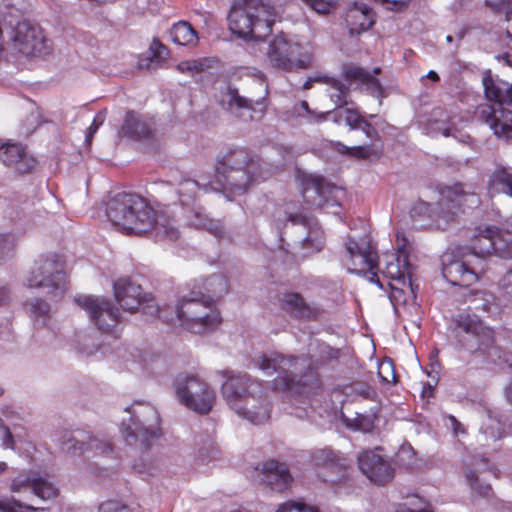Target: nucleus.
<instances>
[{"label": "nucleus", "mask_w": 512, "mask_h": 512, "mask_svg": "<svg viewBox=\"0 0 512 512\" xmlns=\"http://www.w3.org/2000/svg\"><path fill=\"white\" fill-rule=\"evenodd\" d=\"M263 470L264 481L272 490L282 492L290 487L292 476L284 463L270 460L263 465Z\"/></svg>", "instance_id": "nucleus-31"}, {"label": "nucleus", "mask_w": 512, "mask_h": 512, "mask_svg": "<svg viewBox=\"0 0 512 512\" xmlns=\"http://www.w3.org/2000/svg\"><path fill=\"white\" fill-rule=\"evenodd\" d=\"M282 11L272 0H235L228 14L229 29L245 41L262 43Z\"/></svg>", "instance_id": "nucleus-4"}, {"label": "nucleus", "mask_w": 512, "mask_h": 512, "mask_svg": "<svg viewBox=\"0 0 512 512\" xmlns=\"http://www.w3.org/2000/svg\"><path fill=\"white\" fill-rule=\"evenodd\" d=\"M0 441L1 446L4 449H14L15 442L14 437L10 431V429L3 423L0 418ZM7 469V463L0 461V474L3 473Z\"/></svg>", "instance_id": "nucleus-47"}, {"label": "nucleus", "mask_w": 512, "mask_h": 512, "mask_svg": "<svg viewBox=\"0 0 512 512\" xmlns=\"http://www.w3.org/2000/svg\"><path fill=\"white\" fill-rule=\"evenodd\" d=\"M382 449L363 451L358 456V466L362 473L373 483L384 485L394 477V469L381 455Z\"/></svg>", "instance_id": "nucleus-21"}, {"label": "nucleus", "mask_w": 512, "mask_h": 512, "mask_svg": "<svg viewBox=\"0 0 512 512\" xmlns=\"http://www.w3.org/2000/svg\"><path fill=\"white\" fill-rule=\"evenodd\" d=\"M173 386L178 400L188 409L201 415L212 410L216 401L215 391L197 375L180 373Z\"/></svg>", "instance_id": "nucleus-11"}, {"label": "nucleus", "mask_w": 512, "mask_h": 512, "mask_svg": "<svg viewBox=\"0 0 512 512\" xmlns=\"http://www.w3.org/2000/svg\"><path fill=\"white\" fill-rule=\"evenodd\" d=\"M18 243L13 233H0V262L12 257Z\"/></svg>", "instance_id": "nucleus-45"}, {"label": "nucleus", "mask_w": 512, "mask_h": 512, "mask_svg": "<svg viewBox=\"0 0 512 512\" xmlns=\"http://www.w3.org/2000/svg\"><path fill=\"white\" fill-rule=\"evenodd\" d=\"M36 510L38 508L24 504L13 496H0V512H32Z\"/></svg>", "instance_id": "nucleus-43"}, {"label": "nucleus", "mask_w": 512, "mask_h": 512, "mask_svg": "<svg viewBox=\"0 0 512 512\" xmlns=\"http://www.w3.org/2000/svg\"><path fill=\"white\" fill-rule=\"evenodd\" d=\"M512 34L506 30L505 32L494 31L482 34V46L486 53H495L501 51L504 47H512Z\"/></svg>", "instance_id": "nucleus-34"}, {"label": "nucleus", "mask_w": 512, "mask_h": 512, "mask_svg": "<svg viewBox=\"0 0 512 512\" xmlns=\"http://www.w3.org/2000/svg\"><path fill=\"white\" fill-rule=\"evenodd\" d=\"M326 119H331L336 124H341L346 122V108L345 109H337L334 111L321 113L315 116V121L320 122Z\"/></svg>", "instance_id": "nucleus-52"}, {"label": "nucleus", "mask_w": 512, "mask_h": 512, "mask_svg": "<svg viewBox=\"0 0 512 512\" xmlns=\"http://www.w3.org/2000/svg\"><path fill=\"white\" fill-rule=\"evenodd\" d=\"M177 69L182 73H194L202 70V63L197 60L184 61L177 65Z\"/></svg>", "instance_id": "nucleus-57"}, {"label": "nucleus", "mask_w": 512, "mask_h": 512, "mask_svg": "<svg viewBox=\"0 0 512 512\" xmlns=\"http://www.w3.org/2000/svg\"><path fill=\"white\" fill-rule=\"evenodd\" d=\"M484 254L512 259V233L492 226L482 229V258Z\"/></svg>", "instance_id": "nucleus-24"}, {"label": "nucleus", "mask_w": 512, "mask_h": 512, "mask_svg": "<svg viewBox=\"0 0 512 512\" xmlns=\"http://www.w3.org/2000/svg\"><path fill=\"white\" fill-rule=\"evenodd\" d=\"M487 453L488 452H484V453L482 452V458H481V461H482V472L483 471H487V472H490L493 476L498 477L499 469L494 464H490L489 460L484 457V455L487 454Z\"/></svg>", "instance_id": "nucleus-63"}, {"label": "nucleus", "mask_w": 512, "mask_h": 512, "mask_svg": "<svg viewBox=\"0 0 512 512\" xmlns=\"http://www.w3.org/2000/svg\"><path fill=\"white\" fill-rule=\"evenodd\" d=\"M173 315H168L162 308L161 317L166 322L175 320L186 330L200 334L214 330L222 321L213 299L201 294L200 297H183L173 308Z\"/></svg>", "instance_id": "nucleus-6"}, {"label": "nucleus", "mask_w": 512, "mask_h": 512, "mask_svg": "<svg viewBox=\"0 0 512 512\" xmlns=\"http://www.w3.org/2000/svg\"><path fill=\"white\" fill-rule=\"evenodd\" d=\"M105 120V114L104 112H99L95 115L93 122L88 128V133L85 137V142L89 145L92 141L93 135L97 132L99 127L103 124Z\"/></svg>", "instance_id": "nucleus-55"}, {"label": "nucleus", "mask_w": 512, "mask_h": 512, "mask_svg": "<svg viewBox=\"0 0 512 512\" xmlns=\"http://www.w3.org/2000/svg\"><path fill=\"white\" fill-rule=\"evenodd\" d=\"M500 286L504 293L512 299V269L508 270L500 280Z\"/></svg>", "instance_id": "nucleus-59"}, {"label": "nucleus", "mask_w": 512, "mask_h": 512, "mask_svg": "<svg viewBox=\"0 0 512 512\" xmlns=\"http://www.w3.org/2000/svg\"><path fill=\"white\" fill-rule=\"evenodd\" d=\"M204 289L210 298L220 297L228 291V282L223 275L215 274L206 278L204 281Z\"/></svg>", "instance_id": "nucleus-40"}, {"label": "nucleus", "mask_w": 512, "mask_h": 512, "mask_svg": "<svg viewBox=\"0 0 512 512\" xmlns=\"http://www.w3.org/2000/svg\"><path fill=\"white\" fill-rule=\"evenodd\" d=\"M220 104L243 121L260 120L267 106L265 99L249 100L241 97L236 89L229 86L222 92Z\"/></svg>", "instance_id": "nucleus-19"}, {"label": "nucleus", "mask_w": 512, "mask_h": 512, "mask_svg": "<svg viewBox=\"0 0 512 512\" xmlns=\"http://www.w3.org/2000/svg\"><path fill=\"white\" fill-rule=\"evenodd\" d=\"M345 21L350 34H360L374 24V14L365 3H354L346 12Z\"/></svg>", "instance_id": "nucleus-30"}, {"label": "nucleus", "mask_w": 512, "mask_h": 512, "mask_svg": "<svg viewBox=\"0 0 512 512\" xmlns=\"http://www.w3.org/2000/svg\"><path fill=\"white\" fill-rule=\"evenodd\" d=\"M332 145L340 154L356 159H366L376 152L373 145L347 146L341 142H332Z\"/></svg>", "instance_id": "nucleus-37"}, {"label": "nucleus", "mask_w": 512, "mask_h": 512, "mask_svg": "<svg viewBox=\"0 0 512 512\" xmlns=\"http://www.w3.org/2000/svg\"><path fill=\"white\" fill-rule=\"evenodd\" d=\"M297 181L304 200L315 207L338 205L337 196L341 191L319 175L298 172Z\"/></svg>", "instance_id": "nucleus-17"}, {"label": "nucleus", "mask_w": 512, "mask_h": 512, "mask_svg": "<svg viewBox=\"0 0 512 512\" xmlns=\"http://www.w3.org/2000/svg\"><path fill=\"white\" fill-rule=\"evenodd\" d=\"M437 203V211L433 205L418 201L411 209V217L416 219H432L435 216L446 221L453 220L461 215H470L480 206V197L476 193H467L460 186L448 187L441 191Z\"/></svg>", "instance_id": "nucleus-7"}, {"label": "nucleus", "mask_w": 512, "mask_h": 512, "mask_svg": "<svg viewBox=\"0 0 512 512\" xmlns=\"http://www.w3.org/2000/svg\"><path fill=\"white\" fill-rule=\"evenodd\" d=\"M274 151L280 158L272 162L254 157L244 148L229 151L217 163L215 180L209 186L232 195L243 194L249 184L267 179L293 156L291 150L283 146L275 147Z\"/></svg>", "instance_id": "nucleus-3"}, {"label": "nucleus", "mask_w": 512, "mask_h": 512, "mask_svg": "<svg viewBox=\"0 0 512 512\" xmlns=\"http://www.w3.org/2000/svg\"><path fill=\"white\" fill-rule=\"evenodd\" d=\"M0 162L18 173H27L36 164L35 159L26 153L21 144L10 142L0 144Z\"/></svg>", "instance_id": "nucleus-27"}, {"label": "nucleus", "mask_w": 512, "mask_h": 512, "mask_svg": "<svg viewBox=\"0 0 512 512\" xmlns=\"http://www.w3.org/2000/svg\"><path fill=\"white\" fill-rule=\"evenodd\" d=\"M326 84L330 86V99L337 107L341 108L349 103L348 88L341 81L328 77Z\"/></svg>", "instance_id": "nucleus-38"}, {"label": "nucleus", "mask_w": 512, "mask_h": 512, "mask_svg": "<svg viewBox=\"0 0 512 512\" xmlns=\"http://www.w3.org/2000/svg\"><path fill=\"white\" fill-rule=\"evenodd\" d=\"M10 491L20 495H34L41 500L55 499L57 487L34 471L19 473L11 481Z\"/></svg>", "instance_id": "nucleus-20"}, {"label": "nucleus", "mask_w": 512, "mask_h": 512, "mask_svg": "<svg viewBox=\"0 0 512 512\" xmlns=\"http://www.w3.org/2000/svg\"><path fill=\"white\" fill-rule=\"evenodd\" d=\"M496 14L500 15L505 22L510 21L512 19V0H508L503 7L502 12Z\"/></svg>", "instance_id": "nucleus-64"}, {"label": "nucleus", "mask_w": 512, "mask_h": 512, "mask_svg": "<svg viewBox=\"0 0 512 512\" xmlns=\"http://www.w3.org/2000/svg\"><path fill=\"white\" fill-rule=\"evenodd\" d=\"M125 411L129 414V423L123 420L121 432L128 444L147 446L150 440L158 437L160 417L154 406L136 401L126 407Z\"/></svg>", "instance_id": "nucleus-9"}, {"label": "nucleus", "mask_w": 512, "mask_h": 512, "mask_svg": "<svg viewBox=\"0 0 512 512\" xmlns=\"http://www.w3.org/2000/svg\"><path fill=\"white\" fill-rule=\"evenodd\" d=\"M379 376L382 378L383 381L387 383L395 382L396 376L391 361H385L381 363L379 367Z\"/></svg>", "instance_id": "nucleus-54"}, {"label": "nucleus", "mask_w": 512, "mask_h": 512, "mask_svg": "<svg viewBox=\"0 0 512 512\" xmlns=\"http://www.w3.org/2000/svg\"><path fill=\"white\" fill-rule=\"evenodd\" d=\"M114 295L121 307L129 312L138 308L144 315L154 317L163 313L151 294H143L139 284L128 278L119 279L114 283Z\"/></svg>", "instance_id": "nucleus-15"}, {"label": "nucleus", "mask_w": 512, "mask_h": 512, "mask_svg": "<svg viewBox=\"0 0 512 512\" xmlns=\"http://www.w3.org/2000/svg\"><path fill=\"white\" fill-rule=\"evenodd\" d=\"M98 512H131L130 509L117 501H107L102 503Z\"/></svg>", "instance_id": "nucleus-56"}, {"label": "nucleus", "mask_w": 512, "mask_h": 512, "mask_svg": "<svg viewBox=\"0 0 512 512\" xmlns=\"http://www.w3.org/2000/svg\"><path fill=\"white\" fill-rule=\"evenodd\" d=\"M75 302L87 312L96 327L106 334L118 337L121 331L120 313L107 299L91 295L75 298Z\"/></svg>", "instance_id": "nucleus-12"}, {"label": "nucleus", "mask_w": 512, "mask_h": 512, "mask_svg": "<svg viewBox=\"0 0 512 512\" xmlns=\"http://www.w3.org/2000/svg\"><path fill=\"white\" fill-rule=\"evenodd\" d=\"M489 191H500L512 197V167L497 169L490 177Z\"/></svg>", "instance_id": "nucleus-35"}, {"label": "nucleus", "mask_w": 512, "mask_h": 512, "mask_svg": "<svg viewBox=\"0 0 512 512\" xmlns=\"http://www.w3.org/2000/svg\"><path fill=\"white\" fill-rule=\"evenodd\" d=\"M279 303L285 312L299 319L317 320L324 312L318 304L307 303L299 293H284Z\"/></svg>", "instance_id": "nucleus-25"}, {"label": "nucleus", "mask_w": 512, "mask_h": 512, "mask_svg": "<svg viewBox=\"0 0 512 512\" xmlns=\"http://www.w3.org/2000/svg\"><path fill=\"white\" fill-rule=\"evenodd\" d=\"M311 9L319 14L330 13L337 5L339 0H302Z\"/></svg>", "instance_id": "nucleus-48"}, {"label": "nucleus", "mask_w": 512, "mask_h": 512, "mask_svg": "<svg viewBox=\"0 0 512 512\" xmlns=\"http://www.w3.org/2000/svg\"><path fill=\"white\" fill-rule=\"evenodd\" d=\"M320 82V83H326L328 82V76L318 74L312 77H309L302 85L303 90L311 89L313 86V83Z\"/></svg>", "instance_id": "nucleus-61"}, {"label": "nucleus", "mask_w": 512, "mask_h": 512, "mask_svg": "<svg viewBox=\"0 0 512 512\" xmlns=\"http://www.w3.org/2000/svg\"><path fill=\"white\" fill-rule=\"evenodd\" d=\"M228 406L242 419L254 425H261L271 418L273 404L263 387L245 398H238L235 392H227Z\"/></svg>", "instance_id": "nucleus-13"}, {"label": "nucleus", "mask_w": 512, "mask_h": 512, "mask_svg": "<svg viewBox=\"0 0 512 512\" xmlns=\"http://www.w3.org/2000/svg\"><path fill=\"white\" fill-rule=\"evenodd\" d=\"M226 381L222 384V394L228 404L227 392H235L238 398H245L248 393H254L258 388L263 387L261 383L251 379L247 373L242 372H225Z\"/></svg>", "instance_id": "nucleus-29"}, {"label": "nucleus", "mask_w": 512, "mask_h": 512, "mask_svg": "<svg viewBox=\"0 0 512 512\" xmlns=\"http://www.w3.org/2000/svg\"><path fill=\"white\" fill-rule=\"evenodd\" d=\"M199 188L198 181L183 180L177 190L179 203L167 206L159 214H156L139 195L118 193L107 202L106 215L112 225L122 233L140 235L151 232L159 241L178 239L179 230L176 223L207 229L221 238L224 231L220 222L209 219L203 207L196 202V192Z\"/></svg>", "instance_id": "nucleus-1"}, {"label": "nucleus", "mask_w": 512, "mask_h": 512, "mask_svg": "<svg viewBox=\"0 0 512 512\" xmlns=\"http://www.w3.org/2000/svg\"><path fill=\"white\" fill-rule=\"evenodd\" d=\"M298 43L288 40L283 34L275 36L267 45L266 55L269 62L284 71L305 69L311 63V56L300 55Z\"/></svg>", "instance_id": "nucleus-14"}, {"label": "nucleus", "mask_w": 512, "mask_h": 512, "mask_svg": "<svg viewBox=\"0 0 512 512\" xmlns=\"http://www.w3.org/2000/svg\"><path fill=\"white\" fill-rule=\"evenodd\" d=\"M319 512L318 507L309 505L303 499L288 500L278 505L275 512Z\"/></svg>", "instance_id": "nucleus-44"}, {"label": "nucleus", "mask_w": 512, "mask_h": 512, "mask_svg": "<svg viewBox=\"0 0 512 512\" xmlns=\"http://www.w3.org/2000/svg\"><path fill=\"white\" fill-rule=\"evenodd\" d=\"M458 344L467 352L480 349V317L471 311H464L455 318Z\"/></svg>", "instance_id": "nucleus-22"}, {"label": "nucleus", "mask_w": 512, "mask_h": 512, "mask_svg": "<svg viewBox=\"0 0 512 512\" xmlns=\"http://www.w3.org/2000/svg\"><path fill=\"white\" fill-rule=\"evenodd\" d=\"M508 434L512 435V422L507 424L497 410L482 408V436L486 442L482 446L496 451L500 447L499 440Z\"/></svg>", "instance_id": "nucleus-23"}, {"label": "nucleus", "mask_w": 512, "mask_h": 512, "mask_svg": "<svg viewBox=\"0 0 512 512\" xmlns=\"http://www.w3.org/2000/svg\"><path fill=\"white\" fill-rule=\"evenodd\" d=\"M28 305H29V310H30L31 314L35 318H39V319L42 318L43 320H45V318L49 314L50 307L43 300L37 299V300L29 303Z\"/></svg>", "instance_id": "nucleus-51"}, {"label": "nucleus", "mask_w": 512, "mask_h": 512, "mask_svg": "<svg viewBox=\"0 0 512 512\" xmlns=\"http://www.w3.org/2000/svg\"><path fill=\"white\" fill-rule=\"evenodd\" d=\"M480 255L472 252L456 257L444 253L441 257L442 275L454 286L469 287L478 280L477 265Z\"/></svg>", "instance_id": "nucleus-16"}, {"label": "nucleus", "mask_w": 512, "mask_h": 512, "mask_svg": "<svg viewBox=\"0 0 512 512\" xmlns=\"http://www.w3.org/2000/svg\"><path fill=\"white\" fill-rule=\"evenodd\" d=\"M150 53L154 59H162L167 55L166 47L157 39H154L150 45Z\"/></svg>", "instance_id": "nucleus-58"}, {"label": "nucleus", "mask_w": 512, "mask_h": 512, "mask_svg": "<svg viewBox=\"0 0 512 512\" xmlns=\"http://www.w3.org/2000/svg\"><path fill=\"white\" fill-rule=\"evenodd\" d=\"M341 263L349 273L369 275L368 279L382 287L375 269L389 280L390 298L406 303L415 298L418 286L411 279V266L404 245L398 246L395 253H385L377 265V253L371 244L370 236L347 235L341 252Z\"/></svg>", "instance_id": "nucleus-2"}, {"label": "nucleus", "mask_w": 512, "mask_h": 512, "mask_svg": "<svg viewBox=\"0 0 512 512\" xmlns=\"http://www.w3.org/2000/svg\"><path fill=\"white\" fill-rule=\"evenodd\" d=\"M340 349L333 348L326 343H317L316 351L312 354V363L316 366L335 361L340 356Z\"/></svg>", "instance_id": "nucleus-39"}, {"label": "nucleus", "mask_w": 512, "mask_h": 512, "mask_svg": "<svg viewBox=\"0 0 512 512\" xmlns=\"http://www.w3.org/2000/svg\"><path fill=\"white\" fill-rule=\"evenodd\" d=\"M447 425L452 429L455 436L465 433L464 426L453 415L448 417Z\"/></svg>", "instance_id": "nucleus-60"}, {"label": "nucleus", "mask_w": 512, "mask_h": 512, "mask_svg": "<svg viewBox=\"0 0 512 512\" xmlns=\"http://www.w3.org/2000/svg\"><path fill=\"white\" fill-rule=\"evenodd\" d=\"M478 458L477 457H468L463 460V465L465 469V478L468 485L471 489L476 493H480V484L478 481V470L474 469V466H477Z\"/></svg>", "instance_id": "nucleus-42"}, {"label": "nucleus", "mask_w": 512, "mask_h": 512, "mask_svg": "<svg viewBox=\"0 0 512 512\" xmlns=\"http://www.w3.org/2000/svg\"><path fill=\"white\" fill-rule=\"evenodd\" d=\"M397 462L403 466H412L415 463L414 450L411 445L404 444L400 447L397 455Z\"/></svg>", "instance_id": "nucleus-49"}, {"label": "nucleus", "mask_w": 512, "mask_h": 512, "mask_svg": "<svg viewBox=\"0 0 512 512\" xmlns=\"http://www.w3.org/2000/svg\"><path fill=\"white\" fill-rule=\"evenodd\" d=\"M365 117H363L357 110L346 108V122L345 124L350 127L351 130H357L364 123Z\"/></svg>", "instance_id": "nucleus-53"}, {"label": "nucleus", "mask_w": 512, "mask_h": 512, "mask_svg": "<svg viewBox=\"0 0 512 512\" xmlns=\"http://www.w3.org/2000/svg\"><path fill=\"white\" fill-rule=\"evenodd\" d=\"M396 512H432L425 501L415 495L406 499L397 506Z\"/></svg>", "instance_id": "nucleus-46"}, {"label": "nucleus", "mask_w": 512, "mask_h": 512, "mask_svg": "<svg viewBox=\"0 0 512 512\" xmlns=\"http://www.w3.org/2000/svg\"><path fill=\"white\" fill-rule=\"evenodd\" d=\"M370 119H376L374 123H370L367 119L364 120V123L360 126L358 130H361L365 133L366 137L370 139L372 142L380 141L379 131H384L385 128H390L388 124L385 123L384 120L377 118L375 115H369Z\"/></svg>", "instance_id": "nucleus-41"}, {"label": "nucleus", "mask_w": 512, "mask_h": 512, "mask_svg": "<svg viewBox=\"0 0 512 512\" xmlns=\"http://www.w3.org/2000/svg\"><path fill=\"white\" fill-rule=\"evenodd\" d=\"M334 459L335 453L329 448L318 449L312 453V461L315 465H326Z\"/></svg>", "instance_id": "nucleus-50"}, {"label": "nucleus", "mask_w": 512, "mask_h": 512, "mask_svg": "<svg viewBox=\"0 0 512 512\" xmlns=\"http://www.w3.org/2000/svg\"><path fill=\"white\" fill-rule=\"evenodd\" d=\"M485 98L489 104L482 105L484 121L497 138L512 139V83L487 70L482 77Z\"/></svg>", "instance_id": "nucleus-5"}, {"label": "nucleus", "mask_w": 512, "mask_h": 512, "mask_svg": "<svg viewBox=\"0 0 512 512\" xmlns=\"http://www.w3.org/2000/svg\"><path fill=\"white\" fill-rule=\"evenodd\" d=\"M23 283L29 288H45L52 299L67 290L66 274L55 255H41L27 271Z\"/></svg>", "instance_id": "nucleus-10"}, {"label": "nucleus", "mask_w": 512, "mask_h": 512, "mask_svg": "<svg viewBox=\"0 0 512 512\" xmlns=\"http://www.w3.org/2000/svg\"><path fill=\"white\" fill-rule=\"evenodd\" d=\"M129 369L142 376H158L167 369V362L160 354L152 351H137Z\"/></svg>", "instance_id": "nucleus-28"}, {"label": "nucleus", "mask_w": 512, "mask_h": 512, "mask_svg": "<svg viewBox=\"0 0 512 512\" xmlns=\"http://www.w3.org/2000/svg\"><path fill=\"white\" fill-rule=\"evenodd\" d=\"M120 133L131 139H147L151 131L148 125L140 120L132 111L126 113Z\"/></svg>", "instance_id": "nucleus-33"}, {"label": "nucleus", "mask_w": 512, "mask_h": 512, "mask_svg": "<svg viewBox=\"0 0 512 512\" xmlns=\"http://www.w3.org/2000/svg\"><path fill=\"white\" fill-rule=\"evenodd\" d=\"M252 362L266 376L276 375L271 384L273 390L288 393L297 391L301 374L307 368L304 361L277 352L257 355Z\"/></svg>", "instance_id": "nucleus-8"}, {"label": "nucleus", "mask_w": 512, "mask_h": 512, "mask_svg": "<svg viewBox=\"0 0 512 512\" xmlns=\"http://www.w3.org/2000/svg\"><path fill=\"white\" fill-rule=\"evenodd\" d=\"M485 5L493 13H500L508 0H484Z\"/></svg>", "instance_id": "nucleus-62"}, {"label": "nucleus", "mask_w": 512, "mask_h": 512, "mask_svg": "<svg viewBox=\"0 0 512 512\" xmlns=\"http://www.w3.org/2000/svg\"><path fill=\"white\" fill-rule=\"evenodd\" d=\"M63 449L72 455L92 452L93 456L108 457L113 453V448L108 441L84 433L80 439L70 438L64 442Z\"/></svg>", "instance_id": "nucleus-26"}, {"label": "nucleus", "mask_w": 512, "mask_h": 512, "mask_svg": "<svg viewBox=\"0 0 512 512\" xmlns=\"http://www.w3.org/2000/svg\"><path fill=\"white\" fill-rule=\"evenodd\" d=\"M286 215V219L293 225H302L307 229V236L301 242V247L304 252L301 254L300 258H304L308 254L318 252L323 248V231L314 217L304 212L293 213L291 211H286ZM280 253L285 255V261L297 262L299 259L298 255L290 253L283 245L280 246Z\"/></svg>", "instance_id": "nucleus-18"}, {"label": "nucleus", "mask_w": 512, "mask_h": 512, "mask_svg": "<svg viewBox=\"0 0 512 512\" xmlns=\"http://www.w3.org/2000/svg\"><path fill=\"white\" fill-rule=\"evenodd\" d=\"M344 75L347 80L359 81L365 85L367 92L371 95L376 97L382 96L383 88L380 82L363 68L353 65L345 66Z\"/></svg>", "instance_id": "nucleus-32"}, {"label": "nucleus", "mask_w": 512, "mask_h": 512, "mask_svg": "<svg viewBox=\"0 0 512 512\" xmlns=\"http://www.w3.org/2000/svg\"><path fill=\"white\" fill-rule=\"evenodd\" d=\"M170 37L178 45H194L198 40L196 31L185 21H179L172 26Z\"/></svg>", "instance_id": "nucleus-36"}]
</instances>
